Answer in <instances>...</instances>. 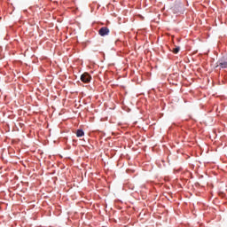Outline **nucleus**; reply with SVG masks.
Wrapping results in <instances>:
<instances>
[{
	"mask_svg": "<svg viewBox=\"0 0 227 227\" xmlns=\"http://www.w3.org/2000/svg\"><path fill=\"white\" fill-rule=\"evenodd\" d=\"M217 67H220L221 68H227V55L222 57L218 60Z\"/></svg>",
	"mask_w": 227,
	"mask_h": 227,
	"instance_id": "obj_1",
	"label": "nucleus"
},
{
	"mask_svg": "<svg viewBox=\"0 0 227 227\" xmlns=\"http://www.w3.org/2000/svg\"><path fill=\"white\" fill-rule=\"evenodd\" d=\"M81 81L82 82H90V81H91V76L90 75V74L85 73V74H82Z\"/></svg>",
	"mask_w": 227,
	"mask_h": 227,
	"instance_id": "obj_2",
	"label": "nucleus"
},
{
	"mask_svg": "<svg viewBox=\"0 0 227 227\" xmlns=\"http://www.w3.org/2000/svg\"><path fill=\"white\" fill-rule=\"evenodd\" d=\"M99 35L100 36H106L109 35V28L103 27L99 29Z\"/></svg>",
	"mask_w": 227,
	"mask_h": 227,
	"instance_id": "obj_3",
	"label": "nucleus"
},
{
	"mask_svg": "<svg viewBox=\"0 0 227 227\" xmlns=\"http://www.w3.org/2000/svg\"><path fill=\"white\" fill-rule=\"evenodd\" d=\"M76 136L77 137H82V136H84V131H82V129H78L76 132Z\"/></svg>",
	"mask_w": 227,
	"mask_h": 227,
	"instance_id": "obj_4",
	"label": "nucleus"
},
{
	"mask_svg": "<svg viewBox=\"0 0 227 227\" xmlns=\"http://www.w3.org/2000/svg\"><path fill=\"white\" fill-rule=\"evenodd\" d=\"M178 52H180V47H176L174 50H173V53L174 54H178Z\"/></svg>",
	"mask_w": 227,
	"mask_h": 227,
	"instance_id": "obj_5",
	"label": "nucleus"
}]
</instances>
